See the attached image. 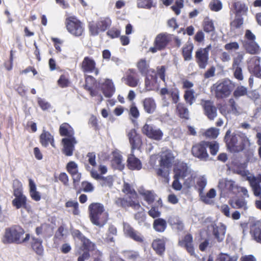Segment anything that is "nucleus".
I'll return each mask as SVG.
<instances>
[{"label":"nucleus","mask_w":261,"mask_h":261,"mask_svg":"<svg viewBox=\"0 0 261 261\" xmlns=\"http://www.w3.org/2000/svg\"><path fill=\"white\" fill-rule=\"evenodd\" d=\"M227 150L232 153H239L244 151L247 159H251L254 154V150L251 148V143L247 135L242 133H232L230 129L227 130L224 137Z\"/></svg>","instance_id":"f257e3e1"},{"label":"nucleus","mask_w":261,"mask_h":261,"mask_svg":"<svg viewBox=\"0 0 261 261\" xmlns=\"http://www.w3.org/2000/svg\"><path fill=\"white\" fill-rule=\"evenodd\" d=\"M86 159L88 164L85 163V166L86 170L90 172L91 176L96 180L100 179V185L102 187H112L113 183V177L111 176L106 177L101 176L107 172V167L101 164L98 166V169L100 174L94 169L97 165L95 153L94 152H88L86 155Z\"/></svg>","instance_id":"f03ea898"},{"label":"nucleus","mask_w":261,"mask_h":261,"mask_svg":"<svg viewBox=\"0 0 261 261\" xmlns=\"http://www.w3.org/2000/svg\"><path fill=\"white\" fill-rule=\"evenodd\" d=\"M218 188L220 191V195L223 197H229L230 195H237L241 193L245 197H248L247 190L244 187H239L231 180L222 179L219 181Z\"/></svg>","instance_id":"7ed1b4c3"},{"label":"nucleus","mask_w":261,"mask_h":261,"mask_svg":"<svg viewBox=\"0 0 261 261\" xmlns=\"http://www.w3.org/2000/svg\"><path fill=\"white\" fill-rule=\"evenodd\" d=\"M24 230L19 226L15 225L5 230V233L3 239L4 243H17L20 244L27 242L29 240L30 235L27 234L25 237L23 238Z\"/></svg>","instance_id":"20e7f679"},{"label":"nucleus","mask_w":261,"mask_h":261,"mask_svg":"<svg viewBox=\"0 0 261 261\" xmlns=\"http://www.w3.org/2000/svg\"><path fill=\"white\" fill-rule=\"evenodd\" d=\"M234 88V85L230 80L218 81L211 87V92L217 99H222L228 97Z\"/></svg>","instance_id":"39448f33"},{"label":"nucleus","mask_w":261,"mask_h":261,"mask_svg":"<svg viewBox=\"0 0 261 261\" xmlns=\"http://www.w3.org/2000/svg\"><path fill=\"white\" fill-rule=\"evenodd\" d=\"M173 35L167 32L158 34L153 42V46L150 47L149 51L155 53L158 51L164 50L172 40Z\"/></svg>","instance_id":"423d86ee"},{"label":"nucleus","mask_w":261,"mask_h":261,"mask_svg":"<svg viewBox=\"0 0 261 261\" xmlns=\"http://www.w3.org/2000/svg\"><path fill=\"white\" fill-rule=\"evenodd\" d=\"M244 38L245 40L243 41L242 43L247 53L251 55L259 54L260 48L255 41L256 36L250 30L245 31Z\"/></svg>","instance_id":"0eeeda50"},{"label":"nucleus","mask_w":261,"mask_h":261,"mask_svg":"<svg viewBox=\"0 0 261 261\" xmlns=\"http://www.w3.org/2000/svg\"><path fill=\"white\" fill-rule=\"evenodd\" d=\"M68 32L75 37H81L85 32L83 23L74 16H70L65 20Z\"/></svg>","instance_id":"6e6552de"},{"label":"nucleus","mask_w":261,"mask_h":261,"mask_svg":"<svg viewBox=\"0 0 261 261\" xmlns=\"http://www.w3.org/2000/svg\"><path fill=\"white\" fill-rule=\"evenodd\" d=\"M141 133L148 138L157 141L161 140L164 136L163 131L159 127L147 123L141 128Z\"/></svg>","instance_id":"1a4fd4ad"},{"label":"nucleus","mask_w":261,"mask_h":261,"mask_svg":"<svg viewBox=\"0 0 261 261\" xmlns=\"http://www.w3.org/2000/svg\"><path fill=\"white\" fill-rule=\"evenodd\" d=\"M112 20L109 17L101 18L96 23L90 22L88 25L89 32L92 36L97 35L100 32H105L110 27Z\"/></svg>","instance_id":"9d476101"},{"label":"nucleus","mask_w":261,"mask_h":261,"mask_svg":"<svg viewBox=\"0 0 261 261\" xmlns=\"http://www.w3.org/2000/svg\"><path fill=\"white\" fill-rule=\"evenodd\" d=\"M207 144L205 141H202L194 144L191 148L192 154L201 161H207L209 155L207 151Z\"/></svg>","instance_id":"9b49d317"},{"label":"nucleus","mask_w":261,"mask_h":261,"mask_svg":"<svg viewBox=\"0 0 261 261\" xmlns=\"http://www.w3.org/2000/svg\"><path fill=\"white\" fill-rule=\"evenodd\" d=\"M80 66L84 73H93L96 76L99 73V69L97 67L96 61L92 57H85Z\"/></svg>","instance_id":"f8f14e48"},{"label":"nucleus","mask_w":261,"mask_h":261,"mask_svg":"<svg viewBox=\"0 0 261 261\" xmlns=\"http://www.w3.org/2000/svg\"><path fill=\"white\" fill-rule=\"evenodd\" d=\"M211 45L205 48H200L195 53V60L200 69H205L208 64L209 50Z\"/></svg>","instance_id":"ddd939ff"},{"label":"nucleus","mask_w":261,"mask_h":261,"mask_svg":"<svg viewBox=\"0 0 261 261\" xmlns=\"http://www.w3.org/2000/svg\"><path fill=\"white\" fill-rule=\"evenodd\" d=\"M200 105L204 115L211 120H214L217 116V109L211 100L201 99Z\"/></svg>","instance_id":"4468645a"},{"label":"nucleus","mask_w":261,"mask_h":261,"mask_svg":"<svg viewBox=\"0 0 261 261\" xmlns=\"http://www.w3.org/2000/svg\"><path fill=\"white\" fill-rule=\"evenodd\" d=\"M127 137L131 145V152H134L135 149H139L141 148L142 145V138L135 128L129 130Z\"/></svg>","instance_id":"2eb2a0df"},{"label":"nucleus","mask_w":261,"mask_h":261,"mask_svg":"<svg viewBox=\"0 0 261 261\" xmlns=\"http://www.w3.org/2000/svg\"><path fill=\"white\" fill-rule=\"evenodd\" d=\"M122 80L126 85L130 87H136L139 82L138 74L134 69H128Z\"/></svg>","instance_id":"dca6fc26"},{"label":"nucleus","mask_w":261,"mask_h":261,"mask_svg":"<svg viewBox=\"0 0 261 261\" xmlns=\"http://www.w3.org/2000/svg\"><path fill=\"white\" fill-rule=\"evenodd\" d=\"M66 170L71 175L74 186L78 185L82 177V174L79 172L78 166L74 161H70L66 165Z\"/></svg>","instance_id":"f3484780"},{"label":"nucleus","mask_w":261,"mask_h":261,"mask_svg":"<svg viewBox=\"0 0 261 261\" xmlns=\"http://www.w3.org/2000/svg\"><path fill=\"white\" fill-rule=\"evenodd\" d=\"M173 177L184 179L188 174L187 164L183 162H176L173 168Z\"/></svg>","instance_id":"a211bd4d"},{"label":"nucleus","mask_w":261,"mask_h":261,"mask_svg":"<svg viewBox=\"0 0 261 261\" xmlns=\"http://www.w3.org/2000/svg\"><path fill=\"white\" fill-rule=\"evenodd\" d=\"M61 142L63 145V152L66 156H71L74 149V145L77 143L75 138H63Z\"/></svg>","instance_id":"6ab92c4d"},{"label":"nucleus","mask_w":261,"mask_h":261,"mask_svg":"<svg viewBox=\"0 0 261 261\" xmlns=\"http://www.w3.org/2000/svg\"><path fill=\"white\" fill-rule=\"evenodd\" d=\"M115 204L119 207H131L134 210H138L141 205L138 200L129 199L128 200L124 198H118L115 200Z\"/></svg>","instance_id":"aec40b11"},{"label":"nucleus","mask_w":261,"mask_h":261,"mask_svg":"<svg viewBox=\"0 0 261 261\" xmlns=\"http://www.w3.org/2000/svg\"><path fill=\"white\" fill-rule=\"evenodd\" d=\"M174 158V156L171 151H166L164 152L162 154L160 160V167L169 169L172 166Z\"/></svg>","instance_id":"412c9836"},{"label":"nucleus","mask_w":261,"mask_h":261,"mask_svg":"<svg viewBox=\"0 0 261 261\" xmlns=\"http://www.w3.org/2000/svg\"><path fill=\"white\" fill-rule=\"evenodd\" d=\"M39 141L43 147H47L50 144L53 147L56 148L54 136L48 131L43 130L39 136Z\"/></svg>","instance_id":"4be33fe9"},{"label":"nucleus","mask_w":261,"mask_h":261,"mask_svg":"<svg viewBox=\"0 0 261 261\" xmlns=\"http://www.w3.org/2000/svg\"><path fill=\"white\" fill-rule=\"evenodd\" d=\"M127 167L131 170H140L142 169V164L141 161L134 155V152L128 155Z\"/></svg>","instance_id":"5701e85b"},{"label":"nucleus","mask_w":261,"mask_h":261,"mask_svg":"<svg viewBox=\"0 0 261 261\" xmlns=\"http://www.w3.org/2000/svg\"><path fill=\"white\" fill-rule=\"evenodd\" d=\"M54 225L47 224L46 223L36 228V233L38 236H42L43 237H49L54 232Z\"/></svg>","instance_id":"b1692460"},{"label":"nucleus","mask_w":261,"mask_h":261,"mask_svg":"<svg viewBox=\"0 0 261 261\" xmlns=\"http://www.w3.org/2000/svg\"><path fill=\"white\" fill-rule=\"evenodd\" d=\"M101 91L106 97L110 98L113 95L115 92V88L111 80H105L101 85Z\"/></svg>","instance_id":"393cba45"},{"label":"nucleus","mask_w":261,"mask_h":261,"mask_svg":"<svg viewBox=\"0 0 261 261\" xmlns=\"http://www.w3.org/2000/svg\"><path fill=\"white\" fill-rule=\"evenodd\" d=\"M178 244L180 246L184 247L191 255L196 256L193 244V237L191 234L185 236L182 240L179 241Z\"/></svg>","instance_id":"a878e982"},{"label":"nucleus","mask_w":261,"mask_h":261,"mask_svg":"<svg viewBox=\"0 0 261 261\" xmlns=\"http://www.w3.org/2000/svg\"><path fill=\"white\" fill-rule=\"evenodd\" d=\"M90 218L93 224L102 227L107 221L108 215L107 213H90Z\"/></svg>","instance_id":"bb28decb"},{"label":"nucleus","mask_w":261,"mask_h":261,"mask_svg":"<svg viewBox=\"0 0 261 261\" xmlns=\"http://www.w3.org/2000/svg\"><path fill=\"white\" fill-rule=\"evenodd\" d=\"M260 59L258 57L252 58L248 66V69L250 72L252 73L256 77H261V67L260 66Z\"/></svg>","instance_id":"cd10ccee"},{"label":"nucleus","mask_w":261,"mask_h":261,"mask_svg":"<svg viewBox=\"0 0 261 261\" xmlns=\"http://www.w3.org/2000/svg\"><path fill=\"white\" fill-rule=\"evenodd\" d=\"M213 228V234L218 242H221L225 237L226 227L224 225L219 223L218 225L215 223L211 224Z\"/></svg>","instance_id":"c85d7f7f"},{"label":"nucleus","mask_w":261,"mask_h":261,"mask_svg":"<svg viewBox=\"0 0 261 261\" xmlns=\"http://www.w3.org/2000/svg\"><path fill=\"white\" fill-rule=\"evenodd\" d=\"M123 228L125 233L134 240L138 242H142L143 241V237L139 232L135 230L131 227L128 224L124 223Z\"/></svg>","instance_id":"c756f323"},{"label":"nucleus","mask_w":261,"mask_h":261,"mask_svg":"<svg viewBox=\"0 0 261 261\" xmlns=\"http://www.w3.org/2000/svg\"><path fill=\"white\" fill-rule=\"evenodd\" d=\"M59 134L62 137H66L65 138L74 137L73 128L67 123H63L59 128Z\"/></svg>","instance_id":"7c9ffc66"},{"label":"nucleus","mask_w":261,"mask_h":261,"mask_svg":"<svg viewBox=\"0 0 261 261\" xmlns=\"http://www.w3.org/2000/svg\"><path fill=\"white\" fill-rule=\"evenodd\" d=\"M176 112L178 117L181 119H189V111L184 103L179 102L176 105Z\"/></svg>","instance_id":"2f4dec72"},{"label":"nucleus","mask_w":261,"mask_h":261,"mask_svg":"<svg viewBox=\"0 0 261 261\" xmlns=\"http://www.w3.org/2000/svg\"><path fill=\"white\" fill-rule=\"evenodd\" d=\"M111 163L112 167L115 169L122 171L124 168V165L122 163V156L118 152H113Z\"/></svg>","instance_id":"473e14b6"},{"label":"nucleus","mask_w":261,"mask_h":261,"mask_svg":"<svg viewBox=\"0 0 261 261\" xmlns=\"http://www.w3.org/2000/svg\"><path fill=\"white\" fill-rule=\"evenodd\" d=\"M142 105L145 112L148 114L153 113L156 109L155 100L151 97L145 98L142 101Z\"/></svg>","instance_id":"72a5a7b5"},{"label":"nucleus","mask_w":261,"mask_h":261,"mask_svg":"<svg viewBox=\"0 0 261 261\" xmlns=\"http://www.w3.org/2000/svg\"><path fill=\"white\" fill-rule=\"evenodd\" d=\"M152 247L156 253L162 255L165 250V240L164 239H157L152 243Z\"/></svg>","instance_id":"f704fd0d"},{"label":"nucleus","mask_w":261,"mask_h":261,"mask_svg":"<svg viewBox=\"0 0 261 261\" xmlns=\"http://www.w3.org/2000/svg\"><path fill=\"white\" fill-rule=\"evenodd\" d=\"M250 233L256 241L261 243V222L258 221L251 226Z\"/></svg>","instance_id":"c9c22d12"},{"label":"nucleus","mask_w":261,"mask_h":261,"mask_svg":"<svg viewBox=\"0 0 261 261\" xmlns=\"http://www.w3.org/2000/svg\"><path fill=\"white\" fill-rule=\"evenodd\" d=\"M29 192L31 198L36 201H38L41 199V195L39 192L37 191L35 183L32 179H29Z\"/></svg>","instance_id":"e433bc0d"},{"label":"nucleus","mask_w":261,"mask_h":261,"mask_svg":"<svg viewBox=\"0 0 261 261\" xmlns=\"http://www.w3.org/2000/svg\"><path fill=\"white\" fill-rule=\"evenodd\" d=\"M122 192L128 195L129 199L138 200V196L135 190L128 183L125 182L123 186Z\"/></svg>","instance_id":"4c0bfd02"},{"label":"nucleus","mask_w":261,"mask_h":261,"mask_svg":"<svg viewBox=\"0 0 261 261\" xmlns=\"http://www.w3.org/2000/svg\"><path fill=\"white\" fill-rule=\"evenodd\" d=\"M229 204L234 208H242L244 211L247 209V203L244 198L230 199Z\"/></svg>","instance_id":"58836bf2"},{"label":"nucleus","mask_w":261,"mask_h":261,"mask_svg":"<svg viewBox=\"0 0 261 261\" xmlns=\"http://www.w3.org/2000/svg\"><path fill=\"white\" fill-rule=\"evenodd\" d=\"M194 46L192 43H186L182 49V55L185 61H190L192 59V53Z\"/></svg>","instance_id":"ea45409f"},{"label":"nucleus","mask_w":261,"mask_h":261,"mask_svg":"<svg viewBox=\"0 0 261 261\" xmlns=\"http://www.w3.org/2000/svg\"><path fill=\"white\" fill-rule=\"evenodd\" d=\"M137 67L143 75H146L149 71V64L145 59H141L137 63Z\"/></svg>","instance_id":"a19ab883"},{"label":"nucleus","mask_w":261,"mask_h":261,"mask_svg":"<svg viewBox=\"0 0 261 261\" xmlns=\"http://www.w3.org/2000/svg\"><path fill=\"white\" fill-rule=\"evenodd\" d=\"M232 6L237 15L244 14L248 10V8L244 3L237 0L232 2Z\"/></svg>","instance_id":"79ce46f5"},{"label":"nucleus","mask_w":261,"mask_h":261,"mask_svg":"<svg viewBox=\"0 0 261 261\" xmlns=\"http://www.w3.org/2000/svg\"><path fill=\"white\" fill-rule=\"evenodd\" d=\"M158 77L156 74L146 76L145 80V86L146 88L152 90L157 83Z\"/></svg>","instance_id":"37998d69"},{"label":"nucleus","mask_w":261,"mask_h":261,"mask_svg":"<svg viewBox=\"0 0 261 261\" xmlns=\"http://www.w3.org/2000/svg\"><path fill=\"white\" fill-rule=\"evenodd\" d=\"M12 203L17 208L23 207L27 209V198L26 196L15 198L12 200Z\"/></svg>","instance_id":"c03bdc74"},{"label":"nucleus","mask_w":261,"mask_h":261,"mask_svg":"<svg viewBox=\"0 0 261 261\" xmlns=\"http://www.w3.org/2000/svg\"><path fill=\"white\" fill-rule=\"evenodd\" d=\"M128 115L133 122L136 121L140 116L139 111L134 102L130 106Z\"/></svg>","instance_id":"a18cd8bd"},{"label":"nucleus","mask_w":261,"mask_h":261,"mask_svg":"<svg viewBox=\"0 0 261 261\" xmlns=\"http://www.w3.org/2000/svg\"><path fill=\"white\" fill-rule=\"evenodd\" d=\"M216 195V191L214 189H211L206 195L202 193L199 195L201 200L206 204H210L212 202L211 199L214 198Z\"/></svg>","instance_id":"49530a36"},{"label":"nucleus","mask_w":261,"mask_h":261,"mask_svg":"<svg viewBox=\"0 0 261 261\" xmlns=\"http://www.w3.org/2000/svg\"><path fill=\"white\" fill-rule=\"evenodd\" d=\"M137 7L139 8L150 9L156 7V3L153 0H137Z\"/></svg>","instance_id":"de8ad7c7"},{"label":"nucleus","mask_w":261,"mask_h":261,"mask_svg":"<svg viewBox=\"0 0 261 261\" xmlns=\"http://www.w3.org/2000/svg\"><path fill=\"white\" fill-rule=\"evenodd\" d=\"M42 240L39 239L33 238L32 246L33 250L39 255L42 254L43 248L42 245Z\"/></svg>","instance_id":"09e8293b"},{"label":"nucleus","mask_w":261,"mask_h":261,"mask_svg":"<svg viewBox=\"0 0 261 261\" xmlns=\"http://www.w3.org/2000/svg\"><path fill=\"white\" fill-rule=\"evenodd\" d=\"M250 185L254 195L261 199V187L255 177L250 181Z\"/></svg>","instance_id":"8fccbe9b"},{"label":"nucleus","mask_w":261,"mask_h":261,"mask_svg":"<svg viewBox=\"0 0 261 261\" xmlns=\"http://www.w3.org/2000/svg\"><path fill=\"white\" fill-rule=\"evenodd\" d=\"M219 134V130L215 127H211L206 129L202 135L206 138L216 139Z\"/></svg>","instance_id":"3c124183"},{"label":"nucleus","mask_w":261,"mask_h":261,"mask_svg":"<svg viewBox=\"0 0 261 261\" xmlns=\"http://www.w3.org/2000/svg\"><path fill=\"white\" fill-rule=\"evenodd\" d=\"M57 83L58 86L61 88H64L68 87L70 83L68 74L61 75Z\"/></svg>","instance_id":"603ef678"},{"label":"nucleus","mask_w":261,"mask_h":261,"mask_svg":"<svg viewBox=\"0 0 261 261\" xmlns=\"http://www.w3.org/2000/svg\"><path fill=\"white\" fill-rule=\"evenodd\" d=\"M184 98L186 102L191 106L195 101L194 91L193 90H187L185 91Z\"/></svg>","instance_id":"864d4df0"},{"label":"nucleus","mask_w":261,"mask_h":261,"mask_svg":"<svg viewBox=\"0 0 261 261\" xmlns=\"http://www.w3.org/2000/svg\"><path fill=\"white\" fill-rule=\"evenodd\" d=\"M153 227L158 231H164L166 227V222L163 219H156L154 221Z\"/></svg>","instance_id":"5fc2aeb1"},{"label":"nucleus","mask_w":261,"mask_h":261,"mask_svg":"<svg viewBox=\"0 0 261 261\" xmlns=\"http://www.w3.org/2000/svg\"><path fill=\"white\" fill-rule=\"evenodd\" d=\"M169 95L171 98L172 103L177 104L179 100V91L177 88L170 89Z\"/></svg>","instance_id":"6e6d98bb"},{"label":"nucleus","mask_w":261,"mask_h":261,"mask_svg":"<svg viewBox=\"0 0 261 261\" xmlns=\"http://www.w3.org/2000/svg\"><path fill=\"white\" fill-rule=\"evenodd\" d=\"M85 79V84L84 88L85 90H90L95 85L96 80L93 76L90 75H86Z\"/></svg>","instance_id":"4d7b16f0"},{"label":"nucleus","mask_w":261,"mask_h":261,"mask_svg":"<svg viewBox=\"0 0 261 261\" xmlns=\"http://www.w3.org/2000/svg\"><path fill=\"white\" fill-rule=\"evenodd\" d=\"M88 210L89 212H104L105 208L102 204L95 202L89 205Z\"/></svg>","instance_id":"13d9d810"},{"label":"nucleus","mask_w":261,"mask_h":261,"mask_svg":"<svg viewBox=\"0 0 261 261\" xmlns=\"http://www.w3.org/2000/svg\"><path fill=\"white\" fill-rule=\"evenodd\" d=\"M141 194L148 204H152L154 201L155 195L151 191H146Z\"/></svg>","instance_id":"bf43d9fd"},{"label":"nucleus","mask_w":261,"mask_h":261,"mask_svg":"<svg viewBox=\"0 0 261 261\" xmlns=\"http://www.w3.org/2000/svg\"><path fill=\"white\" fill-rule=\"evenodd\" d=\"M203 29L204 32L210 33L214 31L215 27L212 20L205 19L203 22Z\"/></svg>","instance_id":"052dcab7"},{"label":"nucleus","mask_w":261,"mask_h":261,"mask_svg":"<svg viewBox=\"0 0 261 261\" xmlns=\"http://www.w3.org/2000/svg\"><path fill=\"white\" fill-rule=\"evenodd\" d=\"M238 257L237 255L230 256L225 253H220L218 255L217 261H237Z\"/></svg>","instance_id":"680f3d73"},{"label":"nucleus","mask_w":261,"mask_h":261,"mask_svg":"<svg viewBox=\"0 0 261 261\" xmlns=\"http://www.w3.org/2000/svg\"><path fill=\"white\" fill-rule=\"evenodd\" d=\"M247 93V89L244 86H240L233 91V95L235 98L244 96Z\"/></svg>","instance_id":"e2e57ef3"},{"label":"nucleus","mask_w":261,"mask_h":261,"mask_svg":"<svg viewBox=\"0 0 261 261\" xmlns=\"http://www.w3.org/2000/svg\"><path fill=\"white\" fill-rule=\"evenodd\" d=\"M207 148L209 147L210 151L212 155H215L219 150V144L216 141L209 142L206 141Z\"/></svg>","instance_id":"0e129e2a"},{"label":"nucleus","mask_w":261,"mask_h":261,"mask_svg":"<svg viewBox=\"0 0 261 261\" xmlns=\"http://www.w3.org/2000/svg\"><path fill=\"white\" fill-rule=\"evenodd\" d=\"M67 234V229H65L63 226H61L56 231L55 237L59 240H62L66 237Z\"/></svg>","instance_id":"69168bd1"},{"label":"nucleus","mask_w":261,"mask_h":261,"mask_svg":"<svg viewBox=\"0 0 261 261\" xmlns=\"http://www.w3.org/2000/svg\"><path fill=\"white\" fill-rule=\"evenodd\" d=\"M208 6L212 11L215 12L219 11L222 8V3L219 0H213L210 2Z\"/></svg>","instance_id":"338daca9"},{"label":"nucleus","mask_w":261,"mask_h":261,"mask_svg":"<svg viewBox=\"0 0 261 261\" xmlns=\"http://www.w3.org/2000/svg\"><path fill=\"white\" fill-rule=\"evenodd\" d=\"M169 222L171 225L175 226V228L179 231L184 229L182 222L177 218H171Z\"/></svg>","instance_id":"774afa93"}]
</instances>
